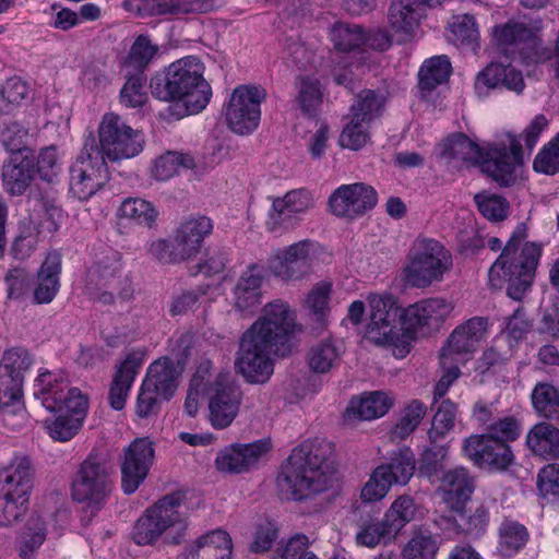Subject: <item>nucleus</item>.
<instances>
[{"instance_id":"f257e3e1","label":"nucleus","mask_w":559,"mask_h":559,"mask_svg":"<svg viewBox=\"0 0 559 559\" xmlns=\"http://www.w3.org/2000/svg\"><path fill=\"white\" fill-rule=\"evenodd\" d=\"M369 320L366 337L379 346L393 347L396 357L403 358L414 341V331L426 325L438 324L453 310L443 298H427L406 307L401 313L392 293L370 294Z\"/></svg>"},{"instance_id":"f03ea898","label":"nucleus","mask_w":559,"mask_h":559,"mask_svg":"<svg viewBox=\"0 0 559 559\" xmlns=\"http://www.w3.org/2000/svg\"><path fill=\"white\" fill-rule=\"evenodd\" d=\"M295 314L275 300L264 306L261 317L241 335L235 368L251 384L267 382L274 372L272 354L295 332Z\"/></svg>"},{"instance_id":"7ed1b4c3","label":"nucleus","mask_w":559,"mask_h":559,"mask_svg":"<svg viewBox=\"0 0 559 559\" xmlns=\"http://www.w3.org/2000/svg\"><path fill=\"white\" fill-rule=\"evenodd\" d=\"M333 453V443L325 439L304 442L293 451L277 476L281 491L301 500L332 488L337 480Z\"/></svg>"},{"instance_id":"20e7f679","label":"nucleus","mask_w":559,"mask_h":559,"mask_svg":"<svg viewBox=\"0 0 559 559\" xmlns=\"http://www.w3.org/2000/svg\"><path fill=\"white\" fill-rule=\"evenodd\" d=\"M34 395L49 412L58 413L44 421L48 436L55 441L71 440L81 429L88 409L87 396L70 386L62 371H41L35 382Z\"/></svg>"},{"instance_id":"39448f33","label":"nucleus","mask_w":559,"mask_h":559,"mask_svg":"<svg viewBox=\"0 0 559 559\" xmlns=\"http://www.w3.org/2000/svg\"><path fill=\"white\" fill-rule=\"evenodd\" d=\"M526 237L525 225L519 224L488 271L489 285L495 289L506 285L507 295L518 301L530 290L542 255V246L525 242Z\"/></svg>"},{"instance_id":"423d86ee","label":"nucleus","mask_w":559,"mask_h":559,"mask_svg":"<svg viewBox=\"0 0 559 559\" xmlns=\"http://www.w3.org/2000/svg\"><path fill=\"white\" fill-rule=\"evenodd\" d=\"M441 156L447 160L479 164L481 171L493 181L509 187L515 181V168L522 164L519 138L507 133L506 139L486 152L464 134H454L444 143Z\"/></svg>"},{"instance_id":"0eeeda50","label":"nucleus","mask_w":559,"mask_h":559,"mask_svg":"<svg viewBox=\"0 0 559 559\" xmlns=\"http://www.w3.org/2000/svg\"><path fill=\"white\" fill-rule=\"evenodd\" d=\"M203 69L199 58H181L151 79V92L160 100L182 102L189 114H198L212 96L211 86L203 79Z\"/></svg>"},{"instance_id":"6e6552de","label":"nucleus","mask_w":559,"mask_h":559,"mask_svg":"<svg viewBox=\"0 0 559 559\" xmlns=\"http://www.w3.org/2000/svg\"><path fill=\"white\" fill-rule=\"evenodd\" d=\"M450 251L438 240L418 236L412 243L402 270L405 284L413 288H428L443 281L452 269Z\"/></svg>"},{"instance_id":"1a4fd4ad","label":"nucleus","mask_w":559,"mask_h":559,"mask_svg":"<svg viewBox=\"0 0 559 559\" xmlns=\"http://www.w3.org/2000/svg\"><path fill=\"white\" fill-rule=\"evenodd\" d=\"M180 509V496L163 497L138 519L132 531V539L144 546L154 544L162 535L170 532L181 534L187 524Z\"/></svg>"},{"instance_id":"9d476101","label":"nucleus","mask_w":559,"mask_h":559,"mask_svg":"<svg viewBox=\"0 0 559 559\" xmlns=\"http://www.w3.org/2000/svg\"><path fill=\"white\" fill-rule=\"evenodd\" d=\"M31 465L24 457L15 459L0 471V525L17 522L27 510L31 492Z\"/></svg>"},{"instance_id":"9b49d317","label":"nucleus","mask_w":559,"mask_h":559,"mask_svg":"<svg viewBox=\"0 0 559 559\" xmlns=\"http://www.w3.org/2000/svg\"><path fill=\"white\" fill-rule=\"evenodd\" d=\"M84 292L91 300L102 305L114 304L115 296L123 300L132 297L130 281L121 276L118 252L110 251L94 262L87 272Z\"/></svg>"},{"instance_id":"f8f14e48","label":"nucleus","mask_w":559,"mask_h":559,"mask_svg":"<svg viewBox=\"0 0 559 559\" xmlns=\"http://www.w3.org/2000/svg\"><path fill=\"white\" fill-rule=\"evenodd\" d=\"M415 472L414 454L408 448L391 453L389 459L378 465L369 475L360 490L364 503H374L386 497L393 485L405 486Z\"/></svg>"},{"instance_id":"ddd939ff","label":"nucleus","mask_w":559,"mask_h":559,"mask_svg":"<svg viewBox=\"0 0 559 559\" xmlns=\"http://www.w3.org/2000/svg\"><path fill=\"white\" fill-rule=\"evenodd\" d=\"M99 155L116 163L138 156L144 148V136L141 131L128 126L118 115H104L98 126Z\"/></svg>"},{"instance_id":"4468645a","label":"nucleus","mask_w":559,"mask_h":559,"mask_svg":"<svg viewBox=\"0 0 559 559\" xmlns=\"http://www.w3.org/2000/svg\"><path fill=\"white\" fill-rule=\"evenodd\" d=\"M266 91L260 85H239L225 108V119L229 129L240 135L250 134L260 123L261 103Z\"/></svg>"},{"instance_id":"2eb2a0df","label":"nucleus","mask_w":559,"mask_h":559,"mask_svg":"<svg viewBox=\"0 0 559 559\" xmlns=\"http://www.w3.org/2000/svg\"><path fill=\"white\" fill-rule=\"evenodd\" d=\"M106 162L92 143L85 144L70 169V192L81 201L90 199L108 181Z\"/></svg>"},{"instance_id":"dca6fc26","label":"nucleus","mask_w":559,"mask_h":559,"mask_svg":"<svg viewBox=\"0 0 559 559\" xmlns=\"http://www.w3.org/2000/svg\"><path fill=\"white\" fill-rule=\"evenodd\" d=\"M112 490L110 467L97 456L90 455L81 464L72 484V497L90 507H100Z\"/></svg>"},{"instance_id":"f3484780","label":"nucleus","mask_w":559,"mask_h":559,"mask_svg":"<svg viewBox=\"0 0 559 559\" xmlns=\"http://www.w3.org/2000/svg\"><path fill=\"white\" fill-rule=\"evenodd\" d=\"M489 323L485 317H473L457 325L450 334L447 345L440 353V362L445 365L450 359L465 362L476 352L479 344L488 335Z\"/></svg>"},{"instance_id":"a211bd4d","label":"nucleus","mask_w":559,"mask_h":559,"mask_svg":"<svg viewBox=\"0 0 559 559\" xmlns=\"http://www.w3.org/2000/svg\"><path fill=\"white\" fill-rule=\"evenodd\" d=\"M313 205V197L307 189L290 190L284 197L275 198L265 222L266 229L274 234H282L284 230L294 228Z\"/></svg>"},{"instance_id":"6ab92c4d","label":"nucleus","mask_w":559,"mask_h":559,"mask_svg":"<svg viewBox=\"0 0 559 559\" xmlns=\"http://www.w3.org/2000/svg\"><path fill=\"white\" fill-rule=\"evenodd\" d=\"M155 457L154 444L148 438L133 440L121 459V487L124 493H133L146 478Z\"/></svg>"},{"instance_id":"aec40b11","label":"nucleus","mask_w":559,"mask_h":559,"mask_svg":"<svg viewBox=\"0 0 559 559\" xmlns=\"http://www.w3.org/2000/svg\"><path fill=\"white\" fill-rule=\"evenodd\" d=\"M378 202L377 191L369 185H342L329 198V209L337 217L355 219L372 210Z\"/></svg>"},{"instance_id":"412c9836","label":"nucleus","mask_w":559,"mask_h":559,"mask_svg":"<svg viewBox=\"0 0 559 559\" xmlns=\"http://www.w3.org/2000/svg\"><path fill=\"white\" fill-rule=\"evenodd\" d=\"M121 7L140 17L206 14L218 8V0H123Z\"/></svg>"},{"instance_id":"4be33fe9","label":"nucleus","mask_w":559,"mask_h":559,"mask_svg":"<svg viewBox=\"0 0 559 559\" xmlns=\"http://www.w3.org/2000/svg\"><path fill=\"white\" fill-rule=\"evenodd\" d=\"M463 453L478 467L491 471H504L514 460L509 444L485 433L472 435L466 438L463 442Z\"/></svg>"},{"instance_id":"5701e85b","label":"nucleus","mask_w":559,"mask_h":559,"mask_svg":"<svg viewBox=\"0 0 559 559\" xmlns=\"http://www.w3.org/2000/svg\"><path fill=\"white\" fill-rule=\"evenodd\" d=\"M242 399L240 388L224 374L216 377L209 402V420L215 429L228 427L236 418Z\"/></svg>"},{"instance_id":"b1692460","label":"nucleus","mask_w":559,"mask_h":559,"mask_svg":"<svg viewBox=\"0 0 559 559\" xmlns=\"http://www.w3.org/2000/svg\"><path fill=\"white\" fill-rule=\"evenodd\" d=\"M23 383L21 378L0 372V419L12 430L21 428L26 420Z\"/></svg>"},{"instance_id":"393cba45","label":"nucleus","mask_w":559,"mask_h":559,"mask_svg":"<svg viewBox=\"0 0 559 559\" xmlns=\"http://www.w3.org/2000/svg\"><path fill=\"white\" fill-rule=\"evenodd\" d=\"M212 221L202 215L183 221L175 233V254L186 260L194 257L201 249L204 239L212 234Z\"/></svg>"},{"instance_id":"a878e982","label":"nucleus","mask_w":559,"mask_h":559,"mask_svg":"<svg viewBox=\"0 0 559 559\" xmlns=\"http://www.w3.org/2000/svg\"><path fill=\"white\" fill-rule=\"evenodd\" d=\"M143 365V354L131 352L117 367L110 389L109 404L116 411H121L129 395L132 383Z\"/></svg>"},{"instance_id":"bb28decb","label":"nucleus","mask_w":559,"mask_h":559,"mask_svg":"<svg viewBox=\"0 0 559 559\" xmlns=\"http://www.w3.org/2000/svg\"><path fill=\"white\" fill-rule=\"evenodd\" d=\"M265 452L263 443L231 445L218 453L215 465L221 472L239 474L254 466Z\"/></svg>"},{"instance_id":"cd10ccee","label":"nucleus","mask_w":559,"mask_h":559,"mask_svg":"<svg viewBox=\"0 0 559 559\" xmlns=\"http://www.w3.org/2000/svg\"><path fill=\"white\" fill-rule=\"evenodd\" d=\"M438 481L444 502L453 510L461 511L474 490V481L467 469L464 467L449 469Z\"/></svg>"},{"instance_id":"c85d7f7f","label":"nucleus","mask_w":559,"mask_h":559,"mask_svg":"<svg viewBox=\"0 0 559 559\" xmlns=\"http://www.w3.org/2000/svg\"><path fill=\"white\" fill-rule=\"evenodd\" d=\"M34 160L31 152L12 154L2 168V180L5 190L12 195L23 194L34 174Z\"/></svg>"},{"instance_id":"c756f323","label":"nucleus","mask_w":559,"mask_h":559,"mask_svg":"<svg viewBox=\"0 0 559 559\" xmlns=\"http://www.w3.org/2000/svg\"><path fill=\"white\" fill-rule=\"evenodd\" d=\"M418 0H392L389 10V24L392 31L400 36V40L407 41L415 35L421 20Z\"/></svg>"},{"instance_id":"7c9ffc66","label":"nucleus","mask_w":559,"mask_h":559,"mask_svg":"<svg viewBox=\"0 0 559 559\" xmlns=\"http://www.w3.org/2000/svg\"><path fill=\"white\" fill-rule=\"evenodd\" d=\"M393 405V400L383 391L367 392L350 400L345 418L372 420L384 416Z\"/></svg>"},{"instance_id":"2f4dec72","label":"nucleus","mask_w":559,"mask_h":559,"mask_svg":"<svg viewBox=\"0 0 559 559\" xmlns=\"http://www.w3.org/2000/svg\"><path fill=\"white\" fill-rule=\"evenodd\" d=\"M525 444L536 456L544 460H558L559 429L545 421L537 423L527 431Z\"/></svg>"},{"instance_id":"473e14b6","label":"nucleus","mask_w":559,"mask_h":559,"mask_svg":"<svg viewBox=\"0 0 559 559\" xmlns=\"http://www.w3.org/2000/svg\"><path fill=\"white\" fill-rule=\"evenodd\" d=\"M187 549L189 559H230L233 543L227 532L214 530L200 536Z\"/></svg>"},{"instance_id":"72a5a7b5","label":"nucleus","mask_w":559,"mask_h":559,"mask_svg":"<svg viewBox=\"0 0 559 559\" xmlns=\"http://www.w3.org/2000/svg\"><path fill=\"white\" fill-rule=\"evenodd\" d=\"M60 254L57 252L49 253L37 274V283L34 289V300L36 304H49L53 300L60 287Z\"/></svg>"},{"instance_id":"f704fd0d","label":"nucleus","mask_w":559,"mask_h":559,"mask_svg":"<svg viewBox=\"0 0 559 559\" xmlns=\"http://www.w3.org/2000/svg\"><path fill=\"white\" fill-rule=\"evenodd\" d=\"M178 372L169 358L154 361L146 372L143 384L154 390L163 400H169L177 389Z\"/></svg>"},{"instance_id":"c9c22d12","label":"nucleus","mask_w":559,"mask_h":559,"mask_svg":"<svg viewBox=\"0 0 559 559\" xmlns=\"http://www.w3.org/2000/svg\"><path fill=\"white\" fill-rule=\"evenodd\" d=\"M395 538L383 519L379 520L371 514H361L357 520L355 543L360 547L376 548L380 545L385 546Z\"/></svg>"},{"instance_id":"e433bc0d","label":"nucleus","mask_w":559,"mask_h":559,"mask_svg":"<svg viewBox=\"0 0 559 559\" xmlns=\"http://www.w3.org/2000/svg\"><path fill=\"white\" fill-rule=\"evenodd\" d=\"M451 73V63L447 56H436L424 62L418 72V87L423 97H427L438 85L447 82Z\"/></svg>"},{"instance_id":"4c0bfd02","label":"nucleus","mask_w":559,"mask_h":559,"mask_svg":"<svg viewBox=\"0 0 559 559\" xmlns=\"http://www.w3.org/2000/svg\"><path fill=\"white\" fill-rule=\"evenodd\" d=\"M262 273L252 266L239 278L235 287V305L239 310H248L261 302Z\"/></svg>"},{"instance_id":"58836bf2","label":"nucleus","mask_w":559,"mask_h":559,"mask_svg":"<svg viewBox=\"0 0 559 559\" xmlns=\"http://www.w3.org/2000/svg\"><path fill=\"white\" fill-rule=\"evenodd\" d=\"M528 538L530 533L523 524L504 520L499 527L498 552L504 558H510L526 546Z\"/></svg>"},{"instance_id":"ea45409f","label":"nucleus","mask_w":559,"mask_h":559,"mask_svg":"<svg viewBox=\"0 0 559 559\" xmlns=\"http://www.w3.org/2000/svg\"><path fill=\"white\" fill-rule=\"evenodd\" d=\"M492 34L497 45L508 50L520 44L534 45L536 28L523 22L510 21L503 25L496 26Z\"/></svg>"},{"instance_id":"a19ab883","label":"nucleus","mask_w":559,"mask_h":559,"mask_svg":"<svg viewBox=\"0 0 559 559\" xmlns=\"http://www.w3.org/2000/svg\"><path fill=\"white\" fill-rule=\"evenodd\" d=\"M535 412L548 420L559 419V389L549 382L535 384L532 394Z\"/></svg>"},{"instance_id":"79ce46f5","label":"nucleus","mask_w":559,"mask_h":559,"mask_svg":"<svg viewBox=\"0 0 559 559\" xmlns=\"http://www.w3.org/2000/svg\"><path fill=\"white\" fill-rule=\"evenodd\" d=\"M417 512L418 508L414 499L411 496L403 495L391 503L382 519L396 537L408 523L416 519Z\"/></svg>"},{"instance_id":"37998d69","label":"nucleus","mask_w":559,"mask_h":559,"mask_svg":"<svg viewBox=\"0 0 559 559\" xmlns=\"http://www.w3.org/2000/svg\"><path fill=\"white\" fill-rule=\"evenodd\" d=\"M297 90L296 102L301 111L307 116H314L319 110L323 91L318 79L309 75L297 78L295 82Z\"/></svg>"},{"instance_id":"c03bdc74","label":"nucleus","mask_w":559,"mask_h":559,"mask_svg":"<svg viewBox=\"0 0 559 559\" xmlns=\"http://www.w3.org/2000/svg\"><path fill=\"white\" fill-rule=\"evenodd\" d=\"M340 347L331 340L314 344L308 352L307 362L314 373H328L340 361Z\"/></svg>"},{"instance_id":"a18cd8bd","label":"nucleus","mask_w":559,"mask_h":559,"mask_svg":"<svg viewBox=\"0 0 559 559\" xmlns=\"http://www.w3.org/2000/svg\"><path fill=\"white\" fill-rule=\"evenodd\" d=\"M330 40L338 51H354L364 46L365 29L358 24L337 22L330 29Z\"/></svg>"},{"instance_id":"49530a36","label":"nucleus","mask_w":559,"mask_h":559,"mask_svg":"<svg viewBox=\"0 0 559 559\" xmlns=\"http://www.w3.org/2000/svg\"><path fill=\"white\" fill-rule=\"evenodd\" d=\"M331 289L330 282L321 281L313 286L305 300L309 317L318 324V328H323L326 324Z\"/></svg>"},{"instance_id":"de8ad7c7","label":"nucleus","mask_w":559,"mask_h":559,"mask_svg":"<svg viewBox=\"0 0 559 559\" xmlns=\"http://www.w3.org/2000/svg\"><path fill=\"white\" fill-rule=\"evenodd\" d=\"M159 46L145 34L139 35L130 47L126 64L136 72L144 70L158 57Z\"/></svg>"},{"instance_id":"09e8293b","label":"nucleus","mask_w":559,"mask_h":559,"mask_svg":"<svg viewBox=\"0 0 559 559\" xmlns=\"http://www.w3.org/2000/svg\"><path fill=\"white\" fill-rule=\"evenodd\" d=\"M448 37L455 46L474 48L479 39L475 17L469 14L453 16L449 24Z\"/></svg>"},{"instance_id":"8fccbe9b","label":"nucleus","mask_w":559,"mask_h":559,"mask_svg":"<svg viewBox=\"0 0 559 559\" xmlns=\"http://www.w3.org/2000/svg\"><path fill=\"white\" fill-rule=\"evenodd\" d=\"M119 214L122 218L148 228L153 227L158 216L155 206L140 198L126 199L120 205Z\"/></svg>"},{"instance_id":"3c124183","label":"nucleus","mask_w":559,"mask_h":559,"mask_svg":"<svg viewBox=\"0 0 559 559\" xmlns=\"http://www.w3.org/2000/svg\"><path fill=\"white\" fill-rule=\"evenodd\" d=\"M29 212L44 235L53 234L58 230L62 211L53 200L45 198L35 199L33 200Z\"/></svg>"},{"instance_id":"603ef678","label":"nucleus","mask_w":559,"mask_h":559,"mask_svg":"<svg viewBox=\"0 0 559 559\" xmlns=\"http://www.w3.org/2000/svg\"><path fill=\"white\" fill-rule=\"evenodd\" d=\"M40 235H44V233L29 213L26 218L19 223L17 234L12 243L14 255L20 259L28 257L36 247Z\"/></svg>"},{"instance_id":"864d4df0","label":"nucleus","mask_w":559,"mask_h":559,"mask_svg":"<svg viewBox=\"0 0 559 559\" xmlns=\"http://www.w3.org/2000/svg\"><path fill=\"white\" fill-rule=\"evenodd\" d=\"M180 167L193 169L198 167V164L189 154L168 152L155 160L152 175L157 180L165 181L174 177Z\"/></svg>"},{"instance_id":"5fc2aeb1","label":"nucleus","mask_w":559,"mask_h":559,"mask_svg":"<svg viewBox=\"0 0 559 559\" xmlns=\"http://www.w3.org/2000/svg\"><path fill=\"white\" fill-rule=\"evenodd\" d=\"M448 450L444 445L426 448L418 462L419 476L427 477L431 483H437L445 472Z\"/></svg>"},{"instance_id":"6e6d98bb","label":"nucleus","mask_w":559,"mask_h":559,"mask_svg":"<svg viewBox=\"0 0 559 559\" xmlns=\"http://www.w3.org/2000/svg\"><path fill=\"white\" fill-rule=\"evenodd\" d=\"M384 99L371 90L359 93L350 107L349 115L369 123L380 115Z\"/></svg>"},{"instance_id":"4d7b16f0","label":"nucleus","mask_w":559,"mask_h":559,"mask_svg":"<svg viewBox=\"0 0 559 559\" xmlns=\"http://www.w3.org/2000/svg\"><path fill=\"white\" fill-rule=\"evenodd\" d=\"M427 407L418 400L412 401L403 411L400 421L391 431L392 439H405L419 425L426 414Z\"/></svg>"},{"instance_id":"13d9d810","label":"nucleus","mask_w":559,"mask_h":559,"mask_svg":"<svg viewBox=\"0 0 559 559\" xmlns=\"http://www.w3.org/2000/svg\"><path fill=\"white\" fill-rule=\"evenodd\" d=\"M369 139V123L348 115V122L338 139L340 145L344 148L357 151L364 147Z\"/></svg>"},{"instance_id":"bf43d9fd","label":"nucleus","mask_w":559,"mask_h":559,"mask_svg":"<svg viewBox=\"0 0 559 559\" xmlns=\"http://www.w3.org/2000/svg\"><path fill=\"white\" fill-rule=\"evenodd\" d=\"M46 525L40 516H31L20 540V555L29 558L46 538Z\"/></svg>"},{"instance_id":"052dcab7","label":"nucleus","mask_w":559,"mask_h":559,"mask_svg":"<svg viewBox=\"0 0 559 559\" xmlns=\"http://www.w3.org/2000/svg\"><path fill=\"white\" fill-rule=\"evenodd\" d=\"M455 413L456 407L452 402L445 400L441 403L432 418L431 428L428 430V437L431 442L443 439L453 428Z\"/></svg>"},{"instance_id":"680f3d73","label":"nucleus","mask_w":559,"mask_h":559,"mask_svg":"<svg viewBox=\"0 0 559 559\" xmlns=\"http://www.w3.org/2000/svg\"><path fill=\"white\" fill-rule=\"evenodd\" d=\"M474 201L478 211L489 221L499 222L508 215L509 203L500 195L480 192L475 194Z\"/></svg>"},{"instance_id":"e2e57ef3","label":"nucleus","mask_w":559,"mask_h":559,"mask_svg":"<svg viewBox=\"0 0 559 559\" xmlns=\"http://www.w3.org/2000/svg\"><path fill=\"white\" fill-rule=\"evenodd\" d=\"M33 359L24 348H12L3 354L0 372L21 378L24 381V373L31 368Z\"/></svg>"},{"instance_id":"0e129e2a","label":"nucleus","mask_w":559,"mask_h":559,"mask_svg":"<svg viewBox=\"0 0 559 559\" xmlns=\"http://www.w3.org/2000/svg\"><path fill=\"white\" fill-rule=\"evenodd\" d=\"M270 267L272 273L283 281L299 280L310 271V267L307 265L301 264L282 252H277L271 261Z\"/></svg>"},{"instance_id":"69168bd1","label":"nucleus","mask_w":559,"mask_h":559,"mask_svg":"<svg viewBox=\"0 0 559 559\" xmlns=\"http://www.w3.org/2000/svg\"><path fill=\"white\" fill-rule=\"evenodd\" d=\"M438 550L436 539L430 535H414L405 545L403 559H435Z\"/></svg>"},{"instance_id":"338daca9","label":"nucleus","mask_w":559,"mask_h":559,"mask_svg":"<svg viewBox=\"0 0 559 559\" xmlns=\"http://www.w3.org/2000/svg\"><path fill=\"white\" fill-rule=\"evenodd\" d=\"M146 76L144 73L136 72L130 75L120 92V100L123 105L135 108L141 107L146 102L144 84Z\"/></svg>"},{"instance_id":"774afa93","label":"nucleus","mask_w":559,"mask_h":559,"mask_svg":"<svg viewBox=\"0 0 559 559\" xmlns=\"http://www.w3.org/2000/svg\"><path fill=\"white\" fill-rule=\"evenodd\" d=\"M533 168L545 175H555L559 171V134L538 152Z\"/></svg>"}]
</instances>
